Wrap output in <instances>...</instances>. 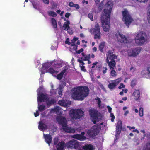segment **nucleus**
Listing matches in <instances>:
<instances>
[{"instance_id":"1","label":"nucleus","mask_w":150,"mask_h":150,"mask_svg":"<svg viewBox=\"0 0 150 150\" xmlns=\"http://www.w3.org/2000/svg\"><path fill=\"white\" fill-rule=\"evenodd\" d=\"M113 4L109 1L105 5L103 16L101 17V22L103 30L105 32L109 31L110 29V18L112 7Z\"/></svg>"},{"instance_id":"2","label":"nucleus","mask_w":150,"mask_h":150,"mask_svg":"<svg viewBox=\"0 0 150 150\" xmlns=\"http://www.w3.org/2000/svg\"><path fill=\"white\" fill-rule=\"evenodd\" d=\"M89 90L85 86L76 87L72 90V97L75 100H83L88 95Z\"/></svg>"},{"instance_id":"3","label":"nucleus","mask_w":150,"mask_h":150,"mask_svg":"<svg viewBox=\"0 0 150 150\" xmlns=\"http://www.w3.org/2000/svg\"><path fill=\"white\" fill-rule=\"evenodd\" d=\"M57 120L62 126L61 129L64 131L69 133H74L75 132L74 128L68 127L67 124L66 120L64 117L58 116L57 117Z\"/></svg>"},{"instance_id":"4","label":"nucleus","mask_w":150,"mask_h":150,"mask_svg":"<svg viewBox=\"0 0 150 150\" xmlns=\"http://www.w3.org/2000/svg\"><path fill=\"white\" fill-rule=\"evenodd\" d=\"M106 56V61L109 69H112L115 68L116 64L115 59L117 58V56L114 54L110 50H109L107 52Z\"/></svg>"},{"instance_id":"5","label":"nucleus","mask_w":150,"mask_h":150,"mask_svg":"<svg viewBox=\"0 0 150 150\" xmlns=\"http://www.w3.org/2000/svg\"><path fill=\"white\" fill-rule=\"evenodd\" d=\"M146 40L147 36L144 32L141 31L136 34L135 36V40L137 45H142L146 41Z\"/></svg>"},{"instance_id":"6","label":"nucleus","mask_w":150,"mask_h":150,"mask_svg":"<svg viewBox=\"0 0 150 150\" xmlns=\"http://www.w3.org/2000/svg\"><path fill=\"white\" fill-rule=\"evenodd\" d=\"M41 89V88H39L37 91V94L38 96V109L40 111H42L44 110L45 109V106L44 105H40L39 102H44L47 100L48 97L47 96L43 93L40 94L39 92Z\"/></svg>"},{"instance_id":"7","label":"nucleus","mask_w":150,"mask_h":150,"mask_svg":"<svg viewBox=\"0 0 150 150\" xmlns=\"http://www.w3.org/2000/svg\"><path fill=\"white\" fill-rule=\"evenodd\" d=\"M70 116L73 119H79L83 115V112L80 109L71 110L69 112Z\"/></svg>"},{"instance_id":"8","label":"nucleus","mask_w":150,"mask_h":150,"mask_svg":"<svg viewBox=\"0 0 150 150\" xmlns=\"http://www.w3.org/2000/svg\"><path fill=\"white\" fill-rule=\"evenodd\" d=\"M122 21L126 26L129 28V25L133 21V19L129 13L128 11L125 10L122 11Z\"/></svg>"},{"instance_id":"9","label":"nucleus","mask_w":150,"mask_h":150,"mask_svg":"<svg viewBox=\"0 0 150 150\" xmlns=\"http://www.w3.org/2000/svg\"><path fill=\"white\" fill-rule=\"evenodd\" d=\"M89 112L91 119L94 124L101 119V115L96 110L94 109L91 110Z\"/></svg>"},{"instance_id":"10","label":"nucleus","mask_w":150,"mask_h":150,"mask_svg":"<svg viewBox=\"0 0 150 150\" xmlns=\"http://www.w3.org/2000/svg\"><path fill=\"white\" fill-rule=\"evenodd\" d=\"M51 65L50 63H45L43 64L42 66V68L43 70L45 71H42L41 74H43L45 72H49L52 74H56L58 72V71L55 69L53 68H50L49 69H48V68Z\"/></svg>"},{"instance_id":"11","label":"nucleus","mask_w":150,"mask_h":150,"mask_svg":"<svg viewBox=\"0 0 150 150\" xmlns=\"http://www.w3.org/2000/svg\"><path fill=\"white\" fill-rule=\"evenodd\" d=\"M90 32L91 33H93L94 35L95 39H100L101 33L100 31V27L98 23H96L95 24V28L91 29Z\"/></svg>"},{"instance_id":"12","label":"nucleus","mask_w":150,"mask_h":150,"mask_svg":"<svg viewBox=\"0 0 150 150\" xmlns=\"http://www.w3.org/2000/svg\"><path fill=\"white\" fill-rule=\"evenodd\" d=\"M100 129V126L99 125H95L88 131V134L90 136H95L98 133Z\"/></svg>"},{"instance_id":"13","label":"nucleus","mask_w":150,"mask_h":150,"mask_svg":"<svg viewBox=\"0 0 150 150\" xmlns=\"http://www.w3.org/2000/svg\"><path fill=\"white\" fill-rule=\"evenodd\" d=\"M122 80V79L121 78H119L115 80L111 81V83H110L108 85V88L110 90L115 88L116 86L121 82Z\"/></svg>"},{"instance_id":"14","label":"nucleus","mask_w":150,"mask_h":150,"mask_svg":"<svg viewBox=\"0 0 150 150\" xmlns=\"http://www.w3.org/2000/svg\"><path fill=\"white\" fill-rule=\"evenodd\" d=\"M115 36L119 41L120 42L122 43H127L128 42L127 38L122 33L119 32H117L115 34Z\"/></svg>"},{"instance_id":"15","label":"nucleus","mask_w":150,"mask_h":150,"mask_svg":"<svg viewBox=\"0 0 150 150\" xmlns=\"http://www.w3.org/2000/svg\"><path fill=\"white\" fill-rule=\"evenodd\" d=\"M140 52V50L139 48L131 49L127 51L128 55L129 56H136Z\"/></svg>"},{"instance_id":"16","label":"nucleus","mask_w":150,"mask_h":150,"mask_svg":"<svg viewBox=\"0 0 150 150\" xmlns=\"http://www.w3.org/2000/svg\"><path fill=\"white\" fill-rule=\"evenodd\" d=\"M84 134L85 133L84 132H82L81 133V134L74 135L72 136V137L80 141H83L86 138V137L84 136Z\"/></svg>"},{"instance_id":"17","label":"nucleus","mask_w":150,"mask_h":150,"mask_svg":"<svg viewBox=\"0 0 150 150\" xmlns=\"http://www.w3.org/2000/svg\"><path fill=\"white\" fill-rule=\"evenodd\" d=\"M58 104L64 107H68L71 104V101L67 100H61L58 102Z\"/></svg>"},{"instance_id":"18","label":"nucleus","mask_w":150,"mask_h":150,"mask_svg":"<svg viewBox=\"0 0 150 150\" xmlns=\"http://www.w3.org/2000/svg\"><path fill=\"white\" fill-rule=\"evenodd\" d=\"M69 21H67L66 22L64 23L63 27L65 30H67L69 34L71 35L72 34L73 32L72 31H71V32H69V30H70V28L69 25Z\"/></svg>"},{"instance_id":"19","label":"nucleus","mask_w":150,"mask_h":150,"mask_svg":"<svg viewBox=\"0 0 150 150\" xmlns=\"http://www.w3.org/2000/svg\"><path fill=\"white\" fill-rule=\"evenodd\" d=\"M51 112L59 115L62 114V110L60 107L56 106L54 109H52L51 110Z\"/></svg>"},{"instance_id":"20","label":"nucleus","mask_w":150,"mask_h":150,"mask_svg":"<svg viewBox=\"0 0 150 150\" xmlns=\"http://www.w3.org/2000/svg\"><path fill=\"white\" fill-rule=\"evenodd\" d=\"M83 147V146L82 145L81 143L79 142L76 140V143L74 145V147L75 149L78 150H84Z\"/></svg>"},{"instance_id":"21","label":"nucleus","mask_w":150,"mask_h":150,"mask_svg":"<svg viewBox=\"0 0 150 150\" xmlns=\"http://www.w3.org/2000/svg\"><path fill=\"white\" fill-rule=\"evenodd\" d=\"M69 67L67 66H65L64 70L57 75V78L58 79L60 80L62 78L66 70L69 69Z\"/></svg>"},{"instance_id":"22","label":"nucleus","mask_w":150,"mask_h":150,"mask_svg":"<svg viewBox=\"0 0 150 150\" xmlns=\"http://www.w3.org/2000/svg\"><path fill=\"white\" fill-rule=\"evenodd\" d=\"M43 135L46 142L50 145V144L51 142L52 141L51 136L50 134L45 135L44 133H43Z\"/></svg>"},{"instance_id":"23","label":"nucleus","mask_w":150,"mask_h":150,"mask_svg":"<svg viewBox=\"0 0 150 150\" xmlns=\"http://www.w3.org/2000/svg\"><path fill=\"white\" fill-rule=\"evenodd\" d=\"M75 143V140H71L67 143V146L68 148H74V145Z\"/></svg>"},{"instance_id":"24","label":"nucleus","mask_w":150,"mask_h":150,"mask_svg":"<svg viewBox=\"0 0 150 150\" xmlns=\"http://www.w3.org/2000/svg\"><path fill=\"white\" fill-rule=\"evenodd\" d=\"M64 146L65 143L64 142H59L56 146L57 150H63Z\"/></svg>"},{"instance_id":"25","label":"nucleus","mask_w":150,"mask_h":150,"mask_svg":"<svg viewBox=\"0 0 150 150\" xmlns=\"http://www.w3.org/2000/svg\"><path fill=\"white\" fill-rule=\"evenodd\" d=\"M132 96L134 97L136 100H138L140 96V92L139 90H136L133 92Z\"/></svg>"},{"instance_id":"26","label":"nucleus","mask_w":150,"mask_h":150,"mask_svg":"<svg viewBox=\"0 0 150 150\" xmlns=\"http://www.w3.org/2000/svg\"><path fill=\"white\" fill-rule=\"evenodd\" d=\"M38 128L40 130L44 131L46 128V126L41 122L40 121L39 123Z\"/></svg>"},{"instance_id":"27","label":"nucleus","mask_w":150,"mask_h":150,"mask_svg":"<svg viewBox=\"0 0 150 150\" xmlns=\"http://www.w3.org/2000/svg\"><path fill=\"white\" fill-rule=\"evenodd\" d=\"M83 148L84 149V150H94L93 146L91 144L83 146Z\"/></svg>"},{"instance_id":"28","label":"nucleus","mask_w":150,"mask_h":150,"mask_svg":"<svg viewBox=\"0 0 150 150\" xmlns=\"http://www.w3.org/2000/svg\"><path fill=\"white\" fill-rule=\"evenodd\" d=\"M65 83H62L60 85L58 88V93L60 96L61 95V93L62 91V88L65 86Z\"/></svg>"},{"instance_id":"29","label":"nucleus","mask_w":150,"mask_h":150,"mask_svg":"<svg viewBox=\"0 0 150 150\" xmlns=\"http://www.w3.org/2000/svg\"><path fill=\"white\" fill-rule=\"evenodd\" d=\"M110 69V75L113 77H116L117 76V73L116 71L114 70L115 68Z\"/></svg>"},{"instance_id":"30","label":"nucleus","mask_w":150,"mask_h":150,"mask_svg":"<svg viewBox=\"0 0 150 150\" xmlns=\"http://www.w3.org/2000/svg\"><path fill=\"white\" fill-rule=\"evenodd\" d=\"M142 150H150V143H147L144 145L143 147Z\"/></svg>"},{"instance_id":"31","label":"nucleus","mask_w":150,"mask_h":150,"mask_svg":"<svg viewBox=\"0 0 150 150\" xmlns=\"http://www.w3.org/2000/svg\"><path fill=\"white\" fill-rule=\"evenodd\" d=\"M51 22L53 27L54 28H56L57 26V25L56 20L54 18H52Z\"/></svg>"},{"instance_id":"32","label":"nucleus","mask_w":150,"mask_h":150,"mask_svg":"<svg viewBox=\"0 0 150 150\" xmlns=\"http://www.w3.org/2000/svg\"><path fill=\"white\" fill-rule=\"evenodd\" d=\"M105 46V43L104 42H102L100 44L99 46V49L100 51L102 52L103 51V48Z\"/></svg>"},{"instance_id":"33","label":"nucleus","mask_w":150,"mask_h":150,"mask_svg":"<svg viewBox=\"0 0 150 150\" xmlns=\"http://www.w3.org/2000/svg\"><path fill=\"white\" fill-rule=\"evenodd\" d=\"M48 13L49 15L50 16L55 17L57 16V14L55 12L50 11H48Z\"/></svg>"},{"instance_id":"34","label":"nucleus","mask_w":150,"mask_h":150,"mask_svg":"<svg viewBox=\"0 0 150 150\" xmlns=\"http://www.w3.org/2000/svg\"><path fill=\"white\" fill-rule=\"evenodd\" d=\"M90 57V55L89 54L88 55H85L84 57H81V59L83 61L88 60H89Z\"/></svg>"},{"instance_id":"35","label":"nucleus","mask_w":150,"mask_h":150,"mask_svg":"<svg viewBox=\"0 0 150 150\" xmlns=\"http://www.w3.org/2000/svg\"><path fill=\"white\" fill-rule=\"evenodd\" d=\"M147 19L148 22L150 23V6L149 7L147 12Z\"/></svg>"},{"instance_id":"36","label":"nucleus","mask_w":150,"mask_h":150,"mask_svg":"<svg viewBox=\"0 0 150 150\" xmlns=\"http://www.w3.org/2000/svg\"><path fill=\"white\" fill-rule=\"evenodd\" d=\"M122 125V122L121 120H119L116 126V127L121 128Z\"/></svg>"},{"instance_id":"37","label":"nucleus","mask_w":150,"mask_h":150,"mask_svg":"<svg viewBox=\"0 0 150 150\" xmlns=\"http://www.w3.org/2000/svg\"><path fill=\"white\" fill-rule=\"evenodd\" d=\"M139 115L141 117L143 115V108L142 107H140L139 111Z\"/></svg>"},{"instance_id":"38","label":"nucleus","mask_w":150,"mask_h":150,"mask_svg":"<svg viewBox=\"0 0 150 150\" xmlns=\"http://www.w3.org/2000/svg\"><path fill=\"white\" fill-rule=\"evenodd\" d=\"M96 100H98V107H100V103L101 102V101H100V100L99 98L98 97H97L96 98Z\"/></svg>"},{"instance_id":"39","label":"nucleus","mask_w":150,"mask_h":150,"mask_svg":"<svg viewBox=\"0 0 150 150\" xmlns=\"http://www.w3.org/2000/svg\"><path fill=\"white\" fill-rule=\"evenodd\" d=\"M136 70V68L133 67H132L130 68V71L132 73L134 72Z\"/></svg>"},{"instance_id":"40","label":"nucleus","mask_w":150,"mask_h":150,"mask_svg":"<svg viewBox=\"0 0 150 150\" xmlns=\"http://www.w3.org/2000/svg\"><path fill=\"white\" fill-rule=\"evenodd\" d=\"M33 6L34 8L36 9H38L39 8V5L38 4L36 3H33Z\"/></svg>"},{"instance_id":"41","label":"nucleus","mask_w":150,"mask_h":150,"mask_svg":"<svg viewBox=\"0 0 150 150\" xmlns=\"http://www.w3.org/2000/svg\"><path fill=\"white\" fill-rule=\"evenodd\" d=\"M108 69L106 67H102V72L103 74H105L107 72Z\"/></svg>"},{"instance_id":"42","label":"nucleus","mask_w":150,"mask_h":150,"mask_svg":"<svg viewBox=\"0 0 150 150\" xmlns=\"http://www.w3.org/2000/svg\"><path fill=\"white\" fill-rule=\"evenodd\" d=\"M90 74L91 76V77L92 80V81H95V78H94V76H93V73L92 72H91L90 73Z\"/></svg>"},{"instance_id":"43","label":"nucleus","mask_w":150,"mask_h":150,"mask_svg":"<svg viewBox=\"0 0 150 150\" xmlns=\"http://www.w3.org/2000/svg\"><path fill=\"white\" fill-rule=\"evenodd\" d=\"M121 128L116 127V132L117 134L118 135L120 134Z\"/></svg>"},{"instance_id":"44","label":"nucleus","mask_w":150,"mask_h":150,"mask_svg":"<svg viewBox=\"0 0 150 150\" xmlns=\"http://www.w3.org/2000/svg\"><path fill=\"white\" fill-rule=\"evenodd\" d=\"M98 85L103 90H105V89L104 88L103 85L100 82L98 83Z\"/></svg>"},{"instance_id":"45","label":"nucleus","mask_w":150,"mask_h":150,"mask_svg":"<svg viewBox=\"0 0 150 150\" xmlns=\"http://www.w3.org/2000/svg\"><path fill=\"white\" fill-rule=\"evenodd\" d=\"M59 139L58 138H55L54 140V143L55 145L56 144L58 143Z\"/></svg>"},{"instance_id":"46","label":"nucleus","mask_w":150,"mask_h":150,"mask_svg":"<svg viewBox=\"0 0 150 150\" xmlns=\"http://www.w3.org/2000/svg\"><path fill=\"white\" fill-rule=\"evenodd\" d=\"M125 87V86L123 83H121L120 84V86L118 87L119 89H121L122 88H124Z\"/></svg>"},{"instance_id":"47","label":"nucleus","mask_w":150,"mask_h":150,"mask_svg":"<svg viewBox=\"0 0 150 150\" xmlns=\"http://www.w3.org/2000/svg\"><path fill=\"white\" fill-rule=\"evenodd\" d=\"M88 17L91 21H93V15L92 13H89L88 14Z\"/></svg>"},{"instance_id":"48","label":"nucleus","mask_w":150,"mask_h":150,"mask_svg":"<svg viewBox=\"0 0 150 150\" xmlns=\"http://www.w3.org/2000/svg\"><path fill=\"white\" fill-rule=\"evenodd\" d=\"M110 117L112 118V119H111V121L112 122H113L114 121V119L115 118V117L114 115L112 113H110Z\"/></svg>"},{"instance_id":"49","label":"nucleus","mask_w":150,"mask_h":150,"mask_svg":"<svg viewBox=\"0 0 150 150\" xmlns=\"http://www.w3.org/2000/svg\"><path fill=\"white\" fill-rule=\"evenodd\" d=\"M73 7H75L77 9H79L80 8L79 6L77 4H74V6H73Z\"/></svg>"},{"instance_id":"50","label":"nucleus","mask_w":150,"mask_h":150,"mask_svg":"<svg viewBox=\"0 0 150 150\" xmlns=\"http://www.w3.org/2000/svg\"><path fill=\"white\" fill-rule=\"evenodd\" d=\"M107 108L108 109L109 112L110 113H111V111L112 109V108L109 106H107Z\"/></svg>"},{"instance_id":"51","label":"nucleus","mask_w":150,"mask_h":150,"mask_svg":"<svg viewBox=\"0 0 150 150\" xmlns=\"http://www.w3.org/2000/svg\"><path fill=\"white\" fill-rule=\"evenodd\" d=\"M80 67H81V70L84 71H86V69H85V67L83 65H80Z\"/></svg>"},{"instance_id":"52","label":"nucleus","mask_w":150,"mask_h":150,"mask_svg":"<svg viewBox=\"0 0 150 150\" xmlns=\"http://www.w3.org/2000/svg\"><path fill=\"white\" fill-rule=\"evenodd\" d=\"M65 43L66 44H67L68 45H70L71 44V43L69 42V38H67Z\"/></svg>"},{"instance_id":"53","label":"nucleus","mask_w":150,"mask_h":150,"mask_svg":"<svg viewBox=\"0 0 150 150\" xmlns=\"http://www.w3.org/2000/svg\"><path fill=\"white\" fill-rule=\"evenodd\" d=\"M83 51V48H81L80 50H79L78 51H76V53L78 54H79L81 52H82Z\"/></svg>"},{"instance_id":"54","label":"nucleus","mask_w":150,"mask_h":150,"mask_svg":"<svg viewBox=\"0 0 150 150\" xmlns=\"http://www.w3.org/2000/svg\"><path fill=\"white\" fill-rule=\"evenodd\" d=\"M74 4L72 2H69V5L71 7H73Z\"/></svg>"},{"instance_id":"55","label":"nucleus","mask_w":150,"mask_h":150,"mask_svg":"<svg viewBox=\"0 0 150 150\" xmlns=\"http://www.w3.org/2000/svg\"><path fill=\"white\" fill-rule=\"evenodd\" d=\"M42 1L45 4H48L49 3V0H42Z\"/></svg>"},{"instance_id":"56","label":"nucleus","mask_w":150,"mask_h":150,"mask_svg":"<svg viewBox=\"0 0 150 150\" xmlns=\"http://www.w3.org/2000/svg\"><path fill=\"white\" fill-rule=\"evenodd\" d=\"M34 114L35 117L38 116L39 115L38 111L37 110L36 112L34 113Z\"/></svg>"},{"instance_id":"57","label":"nucleus","mask_w":150,"mask_h":150,"mask_svg":"<svg viewBox=\"0 0 150 150\" xmlns=\"http://www.w3.org/2000/svg\"><path fill=\"white\" fill-rule=\"evenodd\" d=\"M133 110H134L136 113H137L138 112V110L136 108L135 106L133 107Z\"/></svg>"},{"instance_id":"58","label":"nucleus","mask_w":150,"mask_h":150,"mask_svg":"<svg viewBox=\"0 0 150 150\" xmlns=\"http://www.w3.org/2000/svg\"><path fill=\"white\" fill-rule=\"evenodd\" d=\"M70 15V13H66L65 16L66 18H68Z\"/></svg>"},{"instance_id":"59","label":"nucleus","mask_w":150,"mask_h":150,"mask_svg":"<svg viewBox=\"0 0 150 150\" xmlns=\"http://www.w3.org/2000/svg\"><path fill=\"white\" fill-rule=\"evenodd\" d=\"M129 113V111L128 110H126L125 111L124 114V115L125 116H126Z\"/></svg>"},{"instance_id":"60","label":"nucleus","mask_w":150,"mask_h":150,"mask_svg":"<svg viewBox=\"0 0 150 150\" xmlns=\"http://www.w3.org/2000/svg\"><path fill=\"white\" fill-rule=\"evenodd\" d=\"M135 83H134V81H132L131 82V85L132 87H133L135 86Z\"/></svg>"},{"instance_id":"61","label":"nucleus","mask_w":150,"mask_h":150,"mask_svg":"<svg viewBox=\"0 0 150 150\" xmlns=\"http://www.w3.org/2000/svg\"><path fill=\"white\" fill-rule=\"evenodd\" d=\"M71 46H76L75 44V41H74L73 40H72Z\"/></svg>"},{"instance_id":"62","label":"nucleus","mask_w":150,"mask_h":150,"mask_svg":"<svg viewBox=\"0 0 150 150\" xmlns=\"http://www.w3.org/2000/svg\"><path fill=\"white\" fill-rule=\"evenodd\" d=\"M78 38L76 37H74L73 38V40L74 41H76L78 39Z\"/></svg>"},{"instance_id":"63","label":"nucleus","mask_w":150,"mask_h":150,"mask_svg":"<svg viewBox=\"0 0 150 150\" xmlns=\"http://www.w3.org/2000/svg\"><path fill=\"white\" fill-rule=\"evenodd\" d=\"M82 3L83 4L85 3L86 4H87L88 3V1H85V0H83L82 1Z\"/></svg>"},{"instance_id":"64","label":"nucleus","mask_w":150,"mask_h":150,"mask_svg":"<svg viewBox=\"0 0 150 150\" xmlns=\"http://www.w3.org/2000/svg\"><path fill=\"white\" fill-rule=\"evenodd\" d=\"M133 132H136L138 134L139 133V131L137 129H135V130H134L133 131Z\"/></svg>"}]
</instances>
